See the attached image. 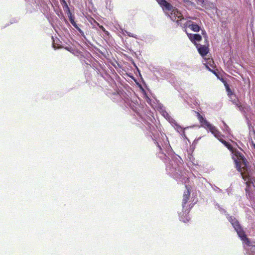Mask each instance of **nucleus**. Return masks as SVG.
Wrapping results in <instances>:
<instances>
[{
    "label": "nucleus",
    "instance_id": "1",
    "mask_svg": "<svg viewBox=\"0 0 255 255\" xmlns=\"http://www.w3.org/2000/svg\"><path fill=\"white\" fill-rule=\"evenodd\" d=\"M236 166L238 171L241 172L242 178L246 182L245 184L246 187L245 189L246 195L249 197L251 200H253L255 197V185L254 182L255 179L252 178L249 174L243 173L242 171L241 166L239 162L236 160Z\"/></svg>",
    "mask_w": 255,
    "mask_h": 255
},
{
    "label": "nucleus",
    "instance_id": "2",
    "mask_svg": "<svg viewBox=\"0 0 255 255\" xmlns=\"http://www.w3.org/2000/svg\"><path fill=\"white\" fill-rule=\"evenodd\" d=\"M158 109L161 115L171 124V126H176L177 128H182L180 126L178 125L175 121L169 115L164 107L159 106Z\"/></svg>",
    "mask_w": 255,
    "mask_h": 255
},
{
    "label": "nucleus",
    "instance_id": "3",
    "mask_svg": "<svg viewBox=\"0 0 255 255\" xmlns=\"http://www.w3.org/2000/svg\"><path fill=\"white\" fill-rule=\"evenodd\" d=\"M232 226H233L235 230L237 232L239 236L241 238L242 240H248V238L247 237L245 232L243 230L238 221L236 223H233L232 224Z\"/></svg>",
    "mask_w": 255,
    "mask_h": 255
},
{
    "label": "nucleus",
    "instance_id": "4",
    "mask_svg": "<svg viewBox=\"0 0 255 255\" xmlns=\"http://www.w3.org/2000/svg\"><path fill=\"white\" fill-rule=\"evenodd\" d=\"M185 187L186 188V191H184L183 195V199L182 201V210H184V209L190 208L188 206H186V204L190 198V192L189 191V188L187 185H185Z\"/></svg>",
    "mask_w": 255,
    "mask_h": 255
},
{
    "label": "nucleus",
    "instance_id": "5",
    "mask_svg": "<svg viewBox=\"0 0 255 255\" xmlns=\"http://www.w3.org/2000/svg\"><path fill=\"white\" fill-rule=\"evenodd\" d=\"M190 210V208L186 209H184V210H182V212L179 213L180 221L185 223H188L190 221V218L189 215Z\"/></svg>",
    "mask_w": 255,
    "mask_h": 255
},
{
    "label": "nucleus",
    "instance_id": "6",
    "mask_svg": "<svg viewBox=\"0 0 255 255\" xmlns=\"http://www.w3.org/2000/svg\"><path fill=\"white\" fill-rule=\"evenodd\" d=\"M158 3L162 7L163 10L171 11L173 9L172 6L170 3L165 0H157Z\"/></svg>",
    "mask_w": 255,
    "mask_h": 255
},
{
    "label": "nucleus",
    "instance_id": "7",
    "mask_svg": "<svg viewBox=\"0 0 255 255\" xmlns=\"http://www.w3.org/2000/svg\"><path fill=\"white\" fill-rule=\"evenodd\" d=\"M67 14L71 23L79 32L80 35L83 37L85 38L84 32L78 26L77 24L74 21V17L72 14V13L71 12H68Z\"/></svg>",
    "mask_w": 255,
    "mask_h": 255
},
{
    "label": "nucleus",
    "instance_id": "8",
    "mask_svg": "<svg viewBox=\"0 0 255 255\" xmlns=\"http://www.w3.org/2000/svg\"><path fill=\"white\" fill-rule=\"evenodd\" d=\"M198 116V119L199 120L201 126L202 128H215L214 126H212V125L207 121L206 119L202 117V116L199 113H196Z\"/></svg>",
    "mask_w": 255,
    "mask_h": 255
},
{
    "label": "nucleus",
    "instance_id": "9",
    "mask_svg": "<svg viewBox=\"0 0 255 255\" xmlns=\"http://www.w3.org/2000/svg\"><path fill=\"white\" fill-rule=\"evenodd\" d=\"M185 31L186 32L188 37L189 39L193 43H195L196 41H200L202 39V37L198 34H191L187 32L186 29Z\"/></svg>",
    "mask_w": 255,
    "mask_h": 255
},
{
    "label": "nucleus",
    "instance_id": "10",
    "mask_svg": "<svg viewBox=\"0 0 255 255\" xmlns=\"http://www.w3.org/2000/svg\"><path fill=\"white\" fill-rule=\"evenodd\" d=\"M210 131L220 141L223 140L224 135L217 129V128H209Z\"/></svg>",
    "mask_w": 255,
    "mask_h": 255
},
{
    "label": "nucleus",
    "instance_id": "11",
    "mask_svg": "<svg viewBox=\"0 0 255 255\" xmlns=\"http://www.w3.org/2000/svg\"><path fill=\"white\" fill-rule=\"evenodd\" d=\"M198 51L202 56L206 55L208 52V48L205 46L203 45L198 47Z\"/></svg>",
    "mask_w": 255,
    "mask_h": 255
},
{
    "label": "nucleus",
    "instance_id": "12",
    "mask_svg": "<svg viewBox=\"0 0 255 255\" xmlns=\"http://www.w3.org/2000/svg\"><path fill=\"white\" fill-rule=\"evenodd\" d=\"M171 14L172 15H174V17H175V19H176V17L178 18H180L182 14L179 11V10L173 6V9L171 10Z\"/></svg>",
    "mask_w": 255,
    "mask_h": 255
},
{
    "label": "nucleus",
    "instance_id": "13",
    "mask_svg": "<svg viewBox=\"0 0 255 255\" xmlns=\"http://www.w3.org/2000/svg\"><path fill=\"white\" fill-rule=\"evenodd\" d=\"M189 28H190L192 30L195 32H199L200 30V27L196 23L193 21L191 24L189 25Z\"/></svg>",
    "mask_w": 255,
    "mask_h": 255
},
{
    "label": "nucleus",
    "instance_id": "14",
    "mask_svg": "<svg viewBox=\"0 0 255 255\" xmlns=\"http://www.w3.org/2000/svg\"><path fill=\"white\" fill-rule=\"evenodd\" d=\"M230 100L236 106L240 107L238 101L236 99V96L235 94H232L228 95Z\"/></svg>",
    "mask_w": 255,
    "mask_h": 255
},
{
    "label": "nucleus",
    "instance_id": "15",
    "mask_svg": "<svg viewBox=\"0 0 255 255\" xmlns=\"http://www.w3.org/2000/svg\"><path fill=\"white\" fill-rule=\"evenodd\" d=\"M60 3L63 6L64 10L68 12H70V9L68 6L66 1L65 0H60Z\"/></svg>",
    "mask_w": 255,
    "mask_h": 255
},
{
    "label": "nucleus",
    "instance_id": "16",
    "mask_svg": "<svg viewBox=\"0 0 255 255\" xmlns=\"http://www.w3.org/2000/svg\"><path fill=\"white\" fill-rule=\"evenodd\" d=\"M196 2L197 4L200 5L202 7H205V8H207V1H206L205 0H196Z\"/></svg>",
    "mask_w": 255,
    "mask_h": 255
},
{
    "label": "nucleus",
    "instance_id": "17",
    "mask_svg": "<svg viewBox=\"0 0 255 255\" xmlns=\"http://www.w3.org/2000/svg\"><path fill=\"white\" fill-rule=\"evenodd\" d=\"M221 142L230 150H233V146L232 145L229 143L228 142L225 141V140H221Z\"/></svg>",
    "mask_w": 255,
    "mask_h": 255
},
{
    "label": "nucleus",
    "instance_id": "18",
    "mask_svg": "<svg viewBox=\"0 0 255 255\" xmlns=\"http://www.w3.org/2000/svg\"><path fill=\"white\" fill-rule=\"evenodd\" d=\"M207 8H210V9H215L216 10H217V8L214 3L213 2H210L207 1Z\"/></svg>",
    "mask_w": 255,
    "mask_h": 255
},
{
    "label": "nucleus",
    "instance_id": "19",
    "mask_svg": "<svg viewBox=\"0 0 255 255\" xmlns=\"http://www.w3.org/2000/svg\"><path fill=\"white\" fill-rule=\"evenodd\" d=\"M235 155L238 157V159L241 160L243 162L245 161V157L241 153L238 151L236 152Z\"/></svg>",
    "mask_w": 255,
    "mask_h": 255
},
{
    "label": "nucleus",
    "instance_id": "20",
    "mask_svg": "<svg viewBox=\"0 0 255 255\" xmlns=\"http://www.w3.org/2000/svg\"><path fill=\"white\" fill-rule=\"evenodd\" d=\"M229 222L231 223L232 225L233 223H236L238 221V220L233 217H230L229 218Z\"/></svg>",
    "mask_w": 255,
    "mask_h": 255
},
{
    "label": "nucleus",
    "instance_id": "21",
    "mask_svg": "<svg viewBox=\"0 0 255 255\" xmlns=\"http://www.w3.org/2000/svg\"><path fill=\"white\" fill-rule=\"evenodd\" d=\"M225 86H226L227 92L228 93V95H230L231 94H233L229 86L228 85H225Z\"/></svg>",
    "mask_w": 255,
    "mask_h": 255
},
{
    "label": "nucleus",
    "instance_id": "22",
    "mask_svg": "<svg viewBox=\"0 0 255 255\" xmlns=\"http://www.w3.org/2000/svg\"><path fill=\"white\" fill-rule=\"evenodd\" d=\"M100 28L103 31L106 35H109V33L108 31L106 30V29L102 26L100 25L99 26Z\"/></svg>",
    "mask_w": 255,
    "mask_h": 255
},
{
    "label": "nucleus",
    "instance_id": "23",
    "mask_svg": "<svg viewBox=\"0 0 255 255\" xmlns=\"http://www.w3.org/2000/svg\"><path fill=\"white\" fill-rule=\"evenodd\" d=\"M126 34L129 37L136 38V35L127 31H125Z\"/></svg>",
    "mask_w": 255,
    "mask_h": 255
},
{
    "label": "nucleus",
    "instance_id": "24",
    "mask_svg": "<svg viewBox=\"0 0 255 255\" xmlns=\"http://www.w3.org/2000/svg\"><path fill=\"white\" fill-rule=\"evenodd\" d=\"M192 21H188L185 24V27H189V25L191 24Z\"/></svg>",
    "mask_w": 255,
    "mask_h": 255
},
{
    "label": "nucleus",
    "instance_id": "25",
    "mask_svg": "<svg viewBox=\"0 0 255 255\" xmlns=\"http://www.w3.org/2000/svg\"><path fill=\"white\" fill-rule=\"evenodd\" d=\"M202 35H203V36L204 37H205L206 38H207V33H206V31L204 30H202Z\"/></svg>",
    "mask_w": 255,
    "mask_h": 255
},
{
    "label": "nucleus",
    "instance_id": "26",
    "mask_svg": "<svg viewBox=\"0 0 255 255\" xmlns=\"http://www.w3.org/2000/svg\"><path fill=\"white\" fill-rule=\"evenodd\" d=\"M223 123L224 125V126H225L226 127L225 128H228L229 127L227 126V125L226 124V123H225L224 122H223Z\"/></svg>",
    "mask_w": 255,
    "mask_h": 255
},
{
    "label": "nucleus",
    "instance_id": "27",
    "mask_svg": "<svg viewBox=\"0 0 255 255\" xmlns=\"http://www.w3.org/2000/svg\"><path fill=\"white\" fill-rule=\"evenodd\" d=\"M184 2H188L189 0H183Z\"/></svg>",
    "mask_w": 255,
    "mask_h": 255
},
{
    "label": "nucleus",
    "instance_id": "28",
    "mask_svg": "<svg viewBox=\"0 0 255 255\" xmlns=\"http://www.w3.org/2000/svg\"><path fill=\"white\" fill-rule=\"evenodd\" d=\"M158 147H159V149H160V150H161V146H160V145H159L158 144Z\"/></svg>",
    "mask_w": 255,
    "mask_h": 255
},
{
    "label": "nucleus",
    "instance_id": "29",
    "mask_svg": "<svg viewBox=\"0 0 255 255\" xmlns=\"http://www.w3.org/2000/svg\"><path fill=\"white\" fill-rule=\"evenodd\" d=\"M187 128H193V127L190 126V127H187Z\"/></svg>",
    "mask_w": 255,
    "mask_h": 255
},
{
    "label": "nucleus",
    "instance_id": "30",
    "mask_svg": "<svg viewBox=\"0 0 255 255\" xmlns=\"http://www.w3.org/2000/svg\"><path fill=\"white\" fill-rule=\"evenodd\" d=\"M253 146H254V147H255V143H253Z\"/></svg>",
    "mask_w": 255,
    "mask_h": 255
},
{
    "label": "nucleus",
    "instance_id": "31",
    "mask_svg": "<svg viewBox=\"0 0 255 255\" xmlns=\"http://www.w3.org/2000/svg\"><path fill=\"white\" fill-rule=\"evenodd\" d=\"M183 129H184L185 128H181V130H182Z\"/></svg>",
    "mask_w": 255,
    "mask_h": 255
}]
</instances>
